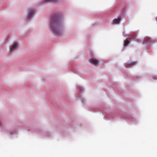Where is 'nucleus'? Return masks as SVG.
Here are the masks:
<instances>
[{"mask_svg": "<svg viewBox=\"0 0 157 157\" xmlns=\"http://www.w3.org/2000/svg\"><path fill=\"white\" fill-rule=\"evenodd\" d=\"M129 43V41L127 40H126L124 41V46H126L128 45Z\"/></svg>", "mask_w": 157, "mask_h": 157, "instance_id": "nucleus-8", "label": "nucleus"}, {"mask_svg": "<svg viewBox=\"0 0 157 157\" xmlns=\"http://www.w3.org/2000/svg\"><path fill=\"white\" fill-rule=\"evenodd\" d=\"M18 46V45L17 43H14L11 46L10 48V51L13 52L14 50L17 49Z\"/></svg>", "mask_w": 157, "mask_h": 157, "instance_id": "nucleus-2", "label": "nucleus"}, {"mask_svg": "<svg viewBox=\"0 0 157 157\" xmlns=\"http://www.w3.org/2000/svg\"><path fill=\"white\" fill-rule=\"evenodd\" d=\"M34 10H30L28 14V19L31 18L32 15L34 14Z\"/></svg>", "mask_w": 157, "mask_h": 157, "instance_id": "nucleus-4", "label": "nucleus"}, {"mask_svg": "<svg viewBox=\"0 0 157 157\" xmlns=\"http://www.w3.org/2000/svg\"><path fill=\"white\" fill-rule=\"evenodd\" d=\"M89 62L92 64L96 66L98 64L99 61L98 60L94 59H88Z\"/></svg>", "mask_w": 157, "mask_h": 157, "instance_id": "nucleus-3", "label": "nucleus"}, {"mask_svg": "<svg viewBox=\"0 0 157 157\" xmlns=\"http://www.w3.org/2000/svg\"><path fill=\"white\" fill-rule=\"evenodd\" d=\"M135 64V62H131L129 63H126L125 64V66L127 68L130 67L132 66Z\"/></svg>", "mask_w": 157, "mask_h": 157, "instance_id": "nucleus-5", "label": "nucleus"}, {"mask_svg": "<svg viewBox=\"0 0 157 157\" xmlns=\"http://www.w3.org/2000/svg\"><path fill=\"white\" fill-rule=\"evenodd\" d=\"M121 21V18L119 17L117 18L114 19L113 21V22L114 24H119L120 23Z\"/></svg>", "mask_w": 157, "mask_h": 157, "instance_id": "nucleus-6", "label": "nucleus"}, {"mask_svg": "<svg viewBox=\"0 0 157 157\" xmlns=\"http://www.w3.org/2000/svg\"><path fill=\"white\" fill-rule=\"evenodd\" d=\"M50 28L54 34L59 35L63 33V26L62 23L58 16L54 15L51 20Z\"/></svg>", "mask_w": 157, "mask_h": 157, "instance_id": "nucleus-1", "label": "nucleus"}, {"mask_svg": "<svg viewBox=\"0 0 157 157\" xmlns=\"http://www.w3.org/2000/svg\"><path fill=\"white\" fill-rule=\"evenodd\" d=\"M57 1V0H44V2L45 3L56 2Z\"/></svg>", "mask_w": 157, "mask_h": 157, "instance_id": "nucleus-7", "label": "nucleus"}]
</instances>
